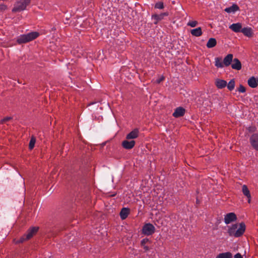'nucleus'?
Listing matches in <instances>:
<instances>
[{"instance_id": "nucleus-10", "label": "nucleus", "mask_w": 258, "mask_h": 258, "mask_svg": "<svg viewBox=\"0 0 258 258\" xmlns=\"http://www.w3.org/2000/svg\"><path fill=\"white\" fill-rule=\"evenodd\" d=\"M168 15V14L166 13H161L159 15L154 14L152 15V18L154 20V23L155 24H157L158 22L161 20H162L164 17Z\"/></svg>"}, {"instance_id": "nucleus-32", "label": "nucleus", "mask_w": 258, "mask_h": 258, "mask_svg": "<svg viewBox=\"0 0 258 258\" xmlns=\"http://www.w3.org/2000/svg\"><path fill=\"white\" fill-rule=\"evenodd\" d=\"M12 117H5L4 118H3V119H2L1 120V122H0V123L1 124H3V123H6V122H7L9 120H10L11 119H12Z\"/></svg>"}, {"instance_id": "nucleus-24", "label": "nucleus", "mask_w": 258, "mask_h": 258, "mask_svg": "<svg viewBox=\"0 0 258 258\" xmlns=\"http://www.w3.org/2000/svg\"><path fill=\"white\" fill-rule=\"evenodd\" d=\"M216 258H232V254L230 252L221 253Z\"/></svg>"}, {"instance_id": "nucleus-19", "label": "nucleus", "mask_w": 258, "mask_h": 258, "mask_svg": "<svg viewBox=\"0 0 258 258\" xmlns=\"http://www.w3.org/2000/svg\"><path fill=\"white\" fill-rule=\"evenodd\" d=\"M239 10V7L236 4H233L232 6L226 8L225 11L228 13H235Z\"/></svg>"}, {"instance_id": "nucleus-4", "label": "nucleus", "mask_w": 258, "mask_h": 258, "mask_svg": "<svg viewBox=\"0 0 258 258\" xmlns=\"http://www.w3.org/2000/svg\"><path fill=\"white\" fill-rule=\"evenodd\" d=\"M142 231V233L145 235H151L155 232V227L151 223H146L143 226Z\"/></svg>"}, {"instance_id": "nucleus-34", "label": "nucleus", "mask_w": 258, "mask_h": 258, "mask_svg": "<svg viewBox=\"0 0 258 258\" xmlns=\"http://www.w3.org/2000/svg\"><path fill=\"white\" fill-rule=\"evenodd\" d=\"M164 79V77H162L161 78H160L159 79L157 80V82L158 83H160L161 82H162L163 80Z\"/></svg>"}, {"instance_id": "nucleus-22", "label": "nucleus", "mask_w": 258, "mask_h": 258, "mask_svg": "<svg viewBox=\"0 0 258 258\" xmlns=\"http://www.w3.org/2000/svg\"><path fill=\"white\" fill-rule=\"evenodd\" d=\"M149 241V239L147 238L143 239L141 241V245L143 247L145 252H147L149 250V247L146 245Z\"/></svg>"}, {"instance_id": "nucleus-16", "label": "nucleus", "mask_w": 258, "mask_h": 258, "mask_svg": "<svg viewBox=\"0 0 258 258\" xmlns=\"http://www.w3.org/2000/svg\"><path fill=\"white\" fill-rule=\"evenodd\" d=\"M130 213V209L126 208H123L120 212V216L122 220L125 219Z\"/></svg>"}, {"instance_id": "nucleus-15", "label": "nucleus", "mask_w": 258, "mask_h": 258, "mask_svg": "<svg viewBox=\"0 0 258 258\" xmlns=\"http://www.w3.org/2000/svg\"><path fill=\"white\" fill-rule=\"evenodd\" d=\"M229 28L235 32H239L241 31L242 25L240 23H234L229 26Z\"/></svg>"}, {"instance_id": "nucleus-6", "label": "nucleus", "mask_w": 258, "mask_h": 258, "mask_svg": "<svg viewBox=\"0 0 258 258\" xmlns=\"http://www.w3.org/2000/svg\"><path fill=\"white\" fill-rule=\"evenodd\" d=\"M129 140L126 139L122 141L121 145L123 148L130 150L134 147L136 143L135 141L134 140Z\"/></svg>"}, {"instance_id": "nucleus-17", "label": "nucleus", "mask_w": 258, "mask_h": 258, "mask_svg": "<svg viewBox=\"0 0 258 258\" xmlns=\"http://www.w3.org/2000/svg\"><path fill=\"white\" fill-rule=\"evenodd\" d=\"M248 85L251 88H255L258 84L257 80L254 77H251L247 81Z\"/></svg>"}, {"instance_id": "nucleus-21", "label": "nucleus", "mask_w": 258, "mask_h": 258, "mask_svg": "<svg viewBox=\"0 0 258 258\" xmlns=\"http://www.w3.org/2000/svg\"><path fill=\"white\" fill-rule=\"evenodd\" d=\"M217 44V41L215 38H211L208 41L206 46L209 48H211L215 46Z\"/></svg>"}, {"instance_id": "nucleus-7", "label": "nucleus", "mask_w": 258, "mask_h": 258, "mask_svg": "<svg viewBox=\"0 0 258 258\" xmlns=\"http://www.w3.org/2000/svg\"><path fill=\"white\" fill-rule=\"evenodd\" d=\"M251 146L256 151H258V134L252 135L249 139Z\"/></svg>"}, {"instance_id": "nucleus-27", "label": "nucleus", "mask_w": 258, "mask_h": 258, "mask_svg": "<svg viewBox=\"0 0 258 258\" xmlns=\"http://www.w3.org/2000/svg\"><path fill=\"white\" fill-rule=\"evenodd\" d=\"M35 142H36L35 138L34 137H32L30 139V141L29 142V148L30 150H32L34 148Z\"/></svg>"}, {"instance_id": "nucleus-18", "label": "nucleus", "mask_w": 258, "mask_h": 258, "mask_svg": "<svg viewBox=\"0 0 258 258\" xmlns=\"http://www.w3.org/2000/svg\"><path fill=\"white\" fill-rule=\"evenodd\" d=\"M190 33L192 35L196 36V37L200 36L203 34L202 29L201 27H198L196 29H192L190 31Z\"/></svg>"}, {"instance_id": "nucleus-8", "label": "nucleus", "mask_w": 258, "mask_h": 258, "mask_svg": "<svg viewBox=\"0 0 258 258\" xmlns=\"http://www.w3.org/2000/svg\"><path fill=\"white\" fill-rule=\"evenodd\" d=\"M185 113V110L182 107H178L175 108L174 112L173 113V116L174 117L178 118L183 116Z\"/></svg>"}, {"instance_id": "nucleus-12", "label": "nucleus", "mask_w": 258, "mask_h": 258, "mask_svg": "<svg viewBox=\"0 0 258 258\" xmlns=\"http://www.w3.org/2000/svg\"><path fill=\"white\" fill-rule=\"evenodd\" d=\"M231 68L236 70H240L241 69V63L238 58H234L232 60Z\"/></svg>"}, {"instance_id": "nucleus-2", "label": "nucleus", "mask_w": 258, "mask_h": 258, "mask_svg": "<svg viewBox=\"0 0 258 258\" xmlns=\"http://www.w3.org/2000/svg\"><path fill=\"white\" fill-rule=\"evenodd\" d=\"M39 36V33L36 32H32L26 34H23L19 36L17 41L19 44H22L31 41Z\"/></svg>"}, {"instance_id": "nucleus-3", "label": "nucleus", "mask_w": 258, "mask_h": 258, "mask_svg": "<svg viewBox=\"0 0 258 258\" xmlns=\"http://www.w3.org/2000/svg\"><path fill=\"white\" fill-rule=\"evenodd\" d=\"M30 2L31 0H20L17 2L14 5L12 12H17L25 10Z\"/></svg>"}, {"instance_id": "nucleus-1", "label": "nucleus", "mask_w": 258, "mask_h": 258, "mask_svg": "<svg viewBox=\"0 0 258 258\" xmlns=\"http://www.w3.org/2000/svg\"><path fill=\"white\" fill-rule=\"evenodd\" d=\"M245 230V225L243 222L234 224L228 227V233L230 236L239 237L243 235Z\"/></svg>"}, {"instance_id": "nucleus-11", "label": "nucleus", "mask_w": 258, "mask_h": 258, "mask_svg": "<svg viewBox=\"0 0 258 258\" xmlns=\"http://www.w3.org/2000/svg\"><path fill=\"white\" fill-rule=\"evenodd\" d=\"M233 58V55L232 54H228L227 55H226L224 57L223 61L224 67H228L230 66L232 61Z\"/></svg>"}, {"instance_id": "nucleus-23", "label": "nucleus", "mask_w": 258, "mask_h": 258, "mask_svg": "<svg viewBox=\"0 0 258 258\" xmlns=\"http://www.w3.org/2000/svg\"><path fill=\"white\" fill-rule=\"evenodd\" d=\"M215 66L218 68H224V64L223 62H222V58L221 57H215Z\"/></svg>"}, {"instance_id": "nucleus-26", "label": "nucleus", "mask_w": 258, "mask_h": 258, "mask_svg": "<svg viewBox=\"0 0 258 258\" xmlns=\"http://www.w3.org/2000/svg\"><path fill=\"white\" fill-rule=\"evenodd\" d=\"M228 89L229 91H232L234 89L235 87V81L234 79L231 80L229 83H227V86Z\"/></svg>"}, {"instance_id": "nucleus-35", "label": "nucleus", "mask_w": 258, "mask_h": 258, "mask_svg": "<svg viewBox=\"0 0 258 258\" xmlns=\"http://www.w3.org/2000/svg\"><path fill=\"white\" fill-rule=\"evenodd\" d=\"M248 202L249 203H250V198H248Z\"/></svg>"}, {"instance_id": "nucleus-36", "label": "nucleus", "mask_w": 258, "mask_h": 258, "mask_svg": "<svg viewBox=\"0 0 258 258\" xmlns=\"http://www.w3.org/2000/svg\"><path fill=\"white\" fill-rule=\"evenodd\" d=\"M49 258H50V257H49Z\"/></svg>"}, {"instance_id": "nucleus-31", "label": "nucleus", "mask_w": 258, "mask_h": 258, "mask_svg": "<svg viewBox=\"0 0 258 258\" xmlns=\"http://www.w3.org/2000/svg\"><path fill=\"white\" fill-rule=\"evenodd\" d=\"M237 91L240 93H244L246 91V89L243 85H240L239 88H237Z\"/></svg>"}, {"instance_id": "nucleus-20", "label": "nucleus", "mask_w": 258, "mask_h": 258, "mask_svg": "<svg viewBox=\"0 0 258 258\" xmlns=\"http://www.w3.org/2000/svg\"><path fill=\"white\" fill-rule=\"evenodd\" d=\"M244 35L247 37H251L252 35V31L251 28L245 27L242 28L241 31Z\"/></svg>"}, {"instance_id": "nucleus-29", "label": "nucleus", "mask_w": 258, "mask_h": 258, "mask_svg": "<svg viewBox=\"0 0 258 258\" xmlns=\"http://www.w3.org/2000/svg\"><path fill=\"white\" fill-rule=\"evenodd\" d=\"M198 25V22L196 21H189L187 23V25L191 27H195Z\"/></svg>"}, {"instance_id": "nucleus-28", "label": "nucleus", "mask_w": 258, "mask_h": 258, "mask_svg": "<svg viewBox=\"0 0 258 258\" xmlns=\"http://www.w3.org/2000/svg\"><path fill=\"white\" fill-rule=\"evenodd\" d=\"M155 8L159 9H162L164 8L163 3L162 2H158L155 4Z\"/></svg>"}, {"instance_id": "nucleus-5", "label": "nucleus", "mask_w": 258, "mask_h": 258, "mask_svg": "<svg viewBox=\"0 0 258 258\" xmlns=\"http://www.w3.org/2000/svg\"><path fill=\"white\" fill-rule=\"evenodd\" d=\"M237 220V217L234 213H229L225 215L224 222L226 224H230Z\"/></svg>"}, {"instance_id": "nucleus-30", "label": "nucleus", "mask_w": 258, "mask_h": 258, "mask_svg": "<svg viewBox=\"0 0 258 258\" xmlns=\"http://www.w3.org/2000/svg\"><path fill=\"white\" fill-rule=\"evenodd\" d=\"M28 239H26V235H24L23 236L21 237L19 240H18L17 241H15L16 243H22L24 241L26 240H28Z\"/></svg>"}, {"instance_id": "nucleus-33", "label": "nucleus", "mask_w": 258, "mask_h": 258, "mask_svg": "<svg viewBox=\"0 0 258 258\" xmlns=\"http://www.w3.org/2000/svg\"><path fill=\"white\" fill-rule=\"evenodd\" d=\"M234 258H243V257L240 253H237L234 256Z\"/></svg>"}, {"instance_id": "nucleus-14", "label": "nucleus", "mask_w": 258, "mask_h": 258, "mask_svg": "<svg viewBox=\"0 0 258 258\" xmlns=\"http://www.w3.org/2000/svg\"><path fill=\"white\" fill-rule=\"evenodd\" d=\"M38 227H34L28 230L27 233L26 234V239H30L38 231Z\"/></svg>"}, {"instance_id": "nucleus-13", "label": "nucleus", "mask_w": 258, "mask_h": 258, "mask_svg": "<svg viewBox=\"0 0 258 258\" xmlns=\"http://www.w3.org/2000/svg\"><path fill=\"white\" fill-rule=\"evenodd\" d=\"M215 85L218 89H223L227 86V82L224 80L217 79L215 81Z\"/></svg>"}, {"instance_id": "nucleus-25", "label": "nucleus", "mask_w": 258, "mask_h": 258, "mask_svg": "<svg viewBox=\"0 0 258 258\" xmlns=\"http://www.w3.org/2000/svg\"><path fill=\"white\" fill-rule=\"evenodd\" d=\"M242 190L243 192V194L247 198H250V194L249 192V191L245 185H243L242 187Z\"/></svg>"}, {"instance_id": "nucleus-9", "label": "nucleus", "mask_w": 258, "mask_h": 258, "mask_svg": "<svg viewBox=\"0 0 258 258\" xmlns=\"http://www.w3.org/2000/svg\"><path fill=\"white\" fill-rule=\"evenodd\" d=\"M139 134V131L138 128H135L131 132L128 134L126 136L127 140H133L138 137Z\"/></svg>"}]
</instances>
